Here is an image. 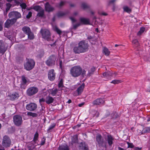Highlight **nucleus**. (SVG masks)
Masks as SVG:
<instances>
[{
    "label": "nucleus",
    "mask_w": 150,
    "mask_h": 150,
    "mask_svg": "<svg viewBox=\"0 0 150 150\" xmlns=\"http://www.w3.org/2000/svg\"><path fill=\"white\" fill-rule=\"evenodd\" d=\"M88 44L85 40H82L79 42L78 46L73 47V50L75 54H80L87 51L88 50Z\"/></svg>",
    "instance_id": "nucleus-1"
},
{
    "label": "nucleus",
    "mask_w": 150,
    "mask_h": 150,
    "mask_svg": "<svg viewBox=\"0 0 150 150\" xmlns=\"http://www.w3.org/2000/svg\"><path fill=\"white\" fill-rule=\"evenodd\" d=\"M96 142L98 146L104 148L106 147L107 140L100 134H97L96 137Z\"/></svg>",
    "instance_id": "nucleus-2"
},
{
    "label": "nucleus",
    "mask_w": 150,
    "mask_h": 150,
    "mask_svg": "<svg viewBox=\"0 0 150 150\" xmlns=\"http://www.w3.org/2000/svg\"><path fill=\"white\" fill-rule=\"evenodd\" d=\"M70 72L72 76L75 77H77L81 75L82 68L79 66H75L71 69Z\"/></svg>",
    "instance_id": "nucleus-3"
},
{
    "label": "nucleus",
    "mask_w": 150,
    "mask_h": 150,
    "mask_svg": "<svg viewBox=\"0 0 150 150\" xmlns=\"http://www.w3.org/2000/svg\"><path fill=\"white\" fill-rule=\"evenodd\" d=\"M57 60V56L54 55H51L48 57L45 63L49 67H52L54 66Z\"/></svg>",
    "instance_id": "nucleus-4"
},
{
    "label": "nucleus",
    "mask_w": 150,
    "mask_h": 150,
    "mask_svg": "<svg viewBox=\"0 0 150 150\" xmlns=\"http://www.w3.org/2000/svg\"><path fill=\"white\" fill-rule=\"evenodd\" d=\"M40 32L43 38L48 41L50 40L51 34L48 30L46 29H41Z\"/></svg>",
    "instance_id": "nucleus-5"
},
{
    "label": "nucleus",
    "mask_w": 150,
    "mask_h": 150,
    "mask_svg": "<svg viewBox=\"0 0 150 150\" xmlns=\"http://www.w3.org/2000/svg\"><path fill=\"white\" fill-rule=\"evenodd\" d=\"M35 65L34 61L31 59H28L24 64L25 69L29 71L32 69Z\"/></svg>",
    "instance_id": "nucleus-6"
},
{
    "label": "nucleus",
    "mask_w": 150,
    "mask_h": 150,
    "mask_svg": "<svg viewBox=\"0 0 150 150\" xmlns=\"http://www.w3.org/2000/svg\"><path fill=\"white\" fill-rule=\"evenodd\" d=\"M11 143V139L8 136L5 135L3 137L2 144L4 147L7 148L10 147Z\"/></svg>",
    "instance_id": "nucleus-7"
},
{
    "label": "nucleus",
    "mask_w": 150,
    "mask_h": 150,
    "mask_svg": "<svg viewBox=\"0 0 150 150\" xmlns=\"http://www.w3.org/2000/svg\"><path fill=\"white\" fill-rule=\"evenodd\" d=\"M13 121L14 124L16 126H21L23 122L22 117L18 115H14L13 117Z\"/></svg>",
    "instance_id": "nucleus-8"
},
{
    "label": "nucleus",
    "mask_w": 150,
    "mask_h": 150,
    "mask_svg": "<svg viewBox=\"0 0 150 150\" xmlns=\"http://www.w3.org/2000/svg\"><path fill=\"white\" fill-rule=\"evenodd\" d=\"M8 16L9 18L16 19V21L17 19L21 17V16L20 13L16 11H13L10 12L8 14Z\"/></svg>",
    "instance_id": "nucleus-9"
},
{
    "label": "nucleus",
    "mask_w": 150,
    "mask_h": 150,
    "mask_svg": "<svg viewBox=\"0 0 150 150\" xmlns=\"http://www.w3.org/2000/svg\"><path fill=\"white\" fill-rule=\"evenodd\" d=\"M38 91V88L35 87H31L28 88L27 91V95L29 96H32L36 93Z\"/></svg>",
    "instance_id": "nucleus-10"
},
{
    "label": "nucleus",
    "mask_w": 150,
    "mask_h": 150,
    "mask_svg": "<svg viewBox=\"0 0 150 150\" xmlns=\"http://www.w3.org/2000/svg\"><path fill=\"white\" fill-rule=\"evenodd\" d=\"M16 21V20L15 19H7L5 23L4 27L6 28H9L12 25L14 24Z\"/></svg>",
    "instance_id": "nucleus-11"
},
{
    "label": "nucleus",
    "mask_w": 150,
    "mask_h": 150,
    "mask_svg": "<svg viewBox=\"0 0 150 150\" xmlns=\"http://www.w3.org/2000/svg\"><path fill=\"white\" fill-rule=\"evenodd\" d=\"M55 76L56 74L54 69H51L49 70L48 74V77L50 80L54 81L55 78Z\"/></svg>",
    "instance_id": "nucleus-12"
},
{
    "label": "nucleus",
    "mask_w": 150,
    "mask_h": 150,
    "mask_svg": "<svg viewBox=\"0 0 150 150\" xmlns=\"http://www.w3.org/2000/svg\"><path fill=\"white\" fill-rule=\"evenodd\" d=\"M25 107L26 109L28 110L33 111L36 109L37 105L34 103H31L27 105Z\"/></svg>",
    "instance_id": "nucleus-13"
},
{
    "label": "nucleus",
    "mask_w": 150,
    "mask_h": 150,
    "mask_svg": "<svg viewBox=\"0 0 150 150\" xmlns=\"http://www.w3.org/2000/svg\"><path fill=\"white\" fill-rule=\"evenodd\" d=\"M7 48V47H5V43L2 40H0V53L4 54Z\"/></svg>",
    "instance_id": "nucleus-14"
},
{
    "label": "nucleus",
    "mask_w": 150,
    "mask_h": 150,
    "mask_svg": "<svg viewBox=\"0 0 150 150\" xmlns=\"http://www.w3.org/2000/svg\"><path fill=\"white\" fill-rule=\"evenodd\" d=\"M104 103V101L102 98H99L94 100L92 103L93 105H99L103 104Z\"/></svg>",
    "instance_id": "nucleus-15"
},
{
    "label": "nucleus",
    "mask_w": 150,
    "mask_h": 150,
    "mask_svg": "<svg viewBox=\"0 0 150 150\" xmlns=\"http://www.w3.org/2000/svg\"><path fill=\"white\" fill-rule=\"evenodd\" d=\"M51 94L54 96L56 95L59 96L61 94V91L57 88H53L50 90Z\"/></svg>",
    "instance_id": "nucleus-16"
},
{
    "label": "nucleus",
    "mask_w": 150,
    "mask_h": 150,
    "mask_svg": "<svg viewBox=\"0 0 150 150\" xmlns=\"http://www.w3.org/2000/svg\"><path fill=\"white\" fill-rule=\"evenodd\" d=\"M45 9L46 11L50 12L54 10V8L48 2L46 3L45 5Z\"/></svg>",
    "instance_id": "nucleus-17"
},
{
    "label": "nucleus",
    "mask_w": 150,
    "mask_h": 150,
    "mask_svg": "<svg viewBox=\"0 0 150 150\" xmlns=\"http://www.w3.org/2000/svg\"><path fill=\"white\" fill-rule=\"evenodd\" d=\"M70 19L72 21L73 28L76 29L81 25L80 23H78L75 24L74 23L76 22V21L74 18L72 17H70Z\"/></svg>",
    "instance_id": "nucleus-18"
},
{
    "label": "nucleus",
    "mask_w": 150,
    "mask_h": 150,
    "mask_svg": "<svg viewBox=\"0 0 150 150\" xmlns=\"http://www.w3.org/2000/svg\"><path fill=\"white\" fill-rule=\"evenodd\" d=\"M79 149L80 150H88V146L85 142H82L79 144Z\"/></svg>",
    "instance_id": "nucleus-19"
},
{
    "label": "nucleus",
    "mask_w": 150,
    "mask_h": 150,
    "mask_svg": "<svg viewBox=\"0 0 150 150\" xmlns=\"http://www.w3.org/2000/svg\"><path fill=\"white\" fill-rule=\"evenodd\" d=\"M81 23L84 24H89L90 21L89 20L88 18H80Z\"/></svg>",
    "instance_id": "nucleus-20"
},
{
    "label": "nucleus",
    "mask_w": 150,
    "mask_h": 150,
    "mask_svg": "<svg viewBox=\"0 0 150 150\" xmlns=\"http://www.w3.org/2000/svg\"><path fill=\"white\" fill-rule=\"evenodd\" d=\"M113 138L110 135H108L107 136V140L110 146H111L113 144Z\"/></svg>",
    "instance_id": "nucleus-21"
},
{
    "label": "nucleus",
    "mask_w": 150,
    "mask_h": 150,
    "mask_svg": "<svg viewBox=\"0 0 150 150\" xmlns=\"http://www.w3.org/2000/svg\"><path fill=\"white\" fill-rule=\"evenodd\" d=\"M54 100L53 98L50 96H48L46 97L45 102L47 104H50L52 103Z\"/></svg>",
    "instance_id": "nucleus-22"
},
{
    "label": "nucleus",
    "mask_w": 150,
    "mask_h": 150,
    "mask_svg": "<svg viewBox=\"0 0 150 150\" xmlns=\"http://www.w3.org/2000/svg\"><path fill=\"white\" fill-rule=\"evenodd\" d=\"M81 8L84 10L88 9L90 8V6L87 3L83 2L82 3L81 5Z\"/></svg>",
    "instance_id": "nucleus-23"
},
{
    "label": "nucleus",
    "mask_w": 150,
    "mask_h": 150,
    "mask_svg": "<svg viewBox=\"0 0 150 150\" xmlns=\"http://www.w3.org/2000/svg\"><path fill=\"white\" fill-rule=\"evenodd\" d=\"M10 97L11 100H13L17 99L19 97V95L18 93H14L11 95Z\"/></svg>",
    "instance_id": "nucleus-24"
},
{
    "label": "nucleus",
    "mask_w": 150,
    "mask_h": 150,
    "mask_svg": "<svg viewBox=\"0 0 150 150\" xmlns=\"http://www.w3.org/2000/svg\"><path fill=\"white\" fill-rule=\"evenodd\" d=\"M22 30L26 34H27L28 33H29L31 31L30 28L28 26L23 27L22 28Z\"/></svg>",
    "instance_id": "nucleus-25"
},
{
    "label": "nucleus",
    "mask_w": 150,
    "mask_h": 150,
    "mask_svg": "<svg viewBox=\"0 0 150 150\" xmlns=\"http://www.w3.org/2000/svg\"><path fill=\"white\" fill-rule=\"evenodd\" d=\"M84 87V84L83 83L77 88V91L79 94H80L83 91Z\"/></svg>",
    "instance_id": "nucleus-26"
},
{
    "label": "nucleus",
    "mask_w": 150,
    "mask_h": 150,
    "mask_svg": "<svg viewBox=\"0 0 150 150\" xmlns=\"http://www.w3.org/2000/svg\"><path fill=\"white\" fill-rule=\"evenodd\" d=\"M95 68L93 67H91L90 69L88 71V73L87 74V76H90L92 75L93 74L94 72L95 71Z\"/></svg>",
    "instance_id": "nucleus-27"
},
{
    "label": "nucleus",
    "mask_w": 150,
    "mask_h": 150,
    "mask_svg": "<svg viewBox=\"0 0 150 150\" xmlns=\"http://www.w3.org/2000/svg\"><path fill=\"white\" fill-rule=\"evenodd\" d=\"M103 54L107 56L109 55L110 53V52L108 49L106 47L103 48Z\"/></svg>",
    "instance_id": "nucleus-28"
},
{
    "label": "nucleus",
    "mask_w": 150,
    "mask_h": 150,
    "mask_svg": "<svg viewBox=\"0 0 150 150\" xmlns=\"http://www.w3.org/2000/svg\"><path fill=\"white\" fill-rule=\"evenodd\" d=\"M28 36V38L30 40H31L33 39L34 38V35L31 31H30L29 33L27 34Z\"/></svg>",
    "instance_id": "nucleus-29"
},
{
    "label": "nucleus",
    "mask_w": 150,
    "mask_h": 150,
    "mask_svg": "<svg viewBox=\"0 0 150 150\" xmlns=\"http://www.w3.org/2000/svg\"><path fill=\"white\" fill-rule=\"evenodd\" d=\"M38 13L37 14V16L39 17H42L44 15V10L42 8L41 10L38 11Z\"/></svg>",
    "instance_id": "nucleus-30"
},
{
    "label": "nucleus",
    "mask_w": 150,
    "mask_h": 150,
    "mask_svg": "<svg viewBox=\"0 0 150 150\" xmlns=\"http://www.w3.org/2000/svg\"><path fill=\"white\" fill-rule=\"evenodd\" d=\"M59 148V150H69V147L67 145L60 146Z\"/></svg>",
    "instance_id": "nucleus-31"
},
{
    "label": "nucleus",
    "mask_w": 150,
    "mask_h": 150,
    "mask_svg": "<svg viewBox=\"0 0 150 150\" xmlns=\"http://www.w3.org/2000/svg\"><path fill=\"white\" fill-rule=\"evenodd\" d=\"M54 31L57 32V33L59 35H61L62 33V31L57 26H55L54 27Z\"/></svg>",
    "instance_id": "nucleus-32"
},
{
    "label": "nucleus",
    "mask_w": 150,
    "mask_h": 150,
    "mask_svg": "<svg viewBox=\"0 0 150 150\" xmlns=\"http://www.w3.org/2000/svg\"><path fill=\"white\" fill-rule=\"evenodd\" d=\"M32 8L36 11L38 12L41 10L42 8L40 6H34Z\"/></svg>",
    "instance_id": "nucleus-33"
},
{
    "label": "nucleus",
    "mask_w": 150,
    "mask_h": 150,
    "mask_svg": "<svg viewBox=\"0 0 150 150\" xmlns=\"http://www.w3.org/2000/svg\"><path fill=\"white\" fill-rule=\"evenodd\" d=\"M12 4L8 3L6 4V14H7L8 12L10 10V8L12 6Z\"/></svg>",
    "instance_id": "nucleus-34"
},
{
    "label": "nucleus",
    "mask_w": 150,
    "mask_h": 150,
    "mask_svg": "<svg viewBox=\"0 0 150 150\" xmlns=\"http://www.w3.org/2000/svg\"><path fill=\"white\" fill-rule=\"evenodd\" d=\"M117 0H109L107 3V5L110 6L111 5H115V3Z\"/></svg>",
    "instance_id": "nucleus-35"
},
{
    "label": "nucleus",
    "mask_w": 150,
    "mask_h": 150,
    "mask_svg": "<svg viewBox=\"0 0 150 150\" xmlns=\"http://www.w3.org/2000/svg\"><path fill=\"white\" fill-rule=\"evenodd\" d=\"M65 2V1H62L60 2V3L58 4H57L56 6L58 8H60L64 5Z\"/></svg>",
    "instance_id": "nucleus-36"
},
{
    "label": "nucleus",
    "mask_w": 150,
    "mask_h": 150,
    "mask_svg": "<svg viewBox=\"0 0 150 150\" xmlns=\"http://www.w3.org/2000/svg\"><path fill=\"white\" fill-rule=\"evenodd\" d=\"M20 4H18V5H20V6L22 8V9H25L26 8V7L27 6L26 4L24 3H20V2H19Z\"/></svg>",
    "instance_id": "nucleus-37"
},
{
    "label": "nucleus",
    "mask_w": 150,
    "mask_h": 150,
    "mask_svg": "<svg viewBox=\"0 0 150 150\" xmlns=\"http://www.w3.org/2000/svg\"><path fill=\"white\" fill-rule=\"evenodd\" d=\"M145 30V28L143 27L141 28L140 30L137 33V35H140Z\"/></svg>",
    "instance_id": "nucleus-38"
},
{
    "label": "nucleus",
    "mask_w": 150,
    "mask_h": 150,
    "mask_svg": "<svg viewBox=\"0 0 150 150\" xmlns=\"http://www.w3.org/2000/svg\"><path fill=\"white\" fill-rule=\"evenodd\" d=\"M123 9L125 11L128 13H130L131 12V10L127 6H124Z\"/></svg>",
    "instance_id": "nucleus-39"
},
{
    "label": "nucleus",
    "mask_w": 150,
    "mask_h": 150,
    "mask_svg": "<svg viewBox=\"0 0 150 150\" xmlns=\"http://www.w3.org/2000/svg\"><path fill=\"white\" fill-rule=\"evenodd\" d=\"M103 75L104 76L107 77L108 76L112 75V73L110 72H108L103 73Z\"/></svg>",
    "instance_id": "nucleus-40"
},
{
    "label": "nucleus",
    "mask_w": 150,
    "mask_h": 150,
    "mask_svg": "<svg viewBox=\"0 0 150 150\" xmlns=\"http://www.w3.org/2000/svg\"><path fill=\"white\" fill-rule=\"evenodd\" d=\"M27 115L33 117H36L38 116V115L37 114L32 112H28L27 113Z\"/></svg>",
    "instance_id": "nucleus-41"
},
{
    "label": "nucleus",
    "mask_w": 150,
    "mask_h": 150,
    "mask_svg": "<svg viewBox=\"0 0 150 150\" xmlns=\"http://www.w3.org/2000/svg\"><path fill=\"white\" fill-rule=\"evenodd\" d=\"M112 117L113 119H115L118 117V115L116 112H114L112 113Z\"/></svg>",
    "instance_id": "nucleus-42"
},
{
    "label": "nucleus",
    "mask_w": 150,
    "mask_h": 150,
    "mask_svg": "<svg viewBox=\"0 0 150 150\" xmlns=\"http://www.w3.org/2000/svg\"><path fill=\"white\" fill-rule=\"evenodd\" d=\"M132 43L133 44L135 45L136 46H138L139 45V43L138 40L136 39H134L132 41Z\"/></svg>",
    "instance_id": "nucleus-43"
},
{
    "label": "nucleus",
    "mask_w": 150,
    "mask_h": 150,
    "mask_svg": "<svg viewBox=\"0 0 150 150\" xmlns=\"http://www.w3.org/2000/svg\"><path fill=\"white\" fill-rule=\"evenodd\" d=\"M55 126V124H53L51 125L49 127L48 129H47V132H50V130L53 129Z\"/></svg>",
    "instance_id": "nucleus-44"
},
{
    "label": "nucleus",
    "mask_w": 150,
    "mask_h": 150,
    "mask_svg": "<svg viewBox=\"0 0 150 150\" xmlns=\"http://www.w3.org/2000/svg\"><path fill=\"white\" fill-rule=\"evenodd\" d=\"M63 80L62 79H61L58 84V87L59 88L63 87L64 85L63 84Z\"/></svg>",
    "instance_id": "nucleus-45"
},
{
    "label": "nucleus",
    "mask_w": 150,
    "mask_h": 150,
    "mask_svg": "<svg viewBox=\"0 0 150 150\" xmlns=\"http://www.w3.org/2000/svg\"><path fill=\"white\" fill-rule=\"evenodd\" d=\"M121 81L118 80H113L111 82V83H114V84L118 83H121Z\"/></svg>",
    "instance_id": "nucleus-46"
},
{
    "label": "nucleus",
    "mask_w": 150,
    "mask_h": 150,
    "mask_svg": "<svg viewBox=\"0 0 150 150\" xmlns=\"http://www.w3.org/2000/svg\"><path fill=\"white\" fill-rule=\"evenodd\" d=\"M65 14L64 12H60L57 13V16L58 17H60L65 15Z\"/></svg>",
    "instance_id": "nucleus-47"
},
{
    "label": "nucleus",
    "mask_w": 150,
    "mask_h": 150,
    "mask_svg": "<svg viewBox=\"0 0 150 150\" xmlns=\"http://www.w3.org/2000/svg\"><path fill=\"white\" fill-rule=\"evenodd\" d=\"M38 133L36 132L35 134L34 137V138L33 140L34 142H35L38 139Z\"/></svg>",
    "instance_id": "nucleus-48"
},
{
    "label": "nucleus",
    "mask_w": 150,
    "mask_h": 150,
    "mask_svg": "<svg viewBox=\"0 0 150 150\" xmlns=\"http://www.w3.org/2000/svg\"><path fill=\"white\" fill-rule=\"evenodd\" d=\"M22 80L23 83L25 84L27 83V80L25 78V77L24 76H22Z\"/></svg>",
    "instance_id": "nucleus-49"
},
{
    "label": "nucleus",
    "mask_w": 150,
    "mask_h": 150,
    "mask_svg": "<svg viewBox=\"0 0 150 150\" xmlns=\"http://www.w3.org/2000/svg\"><path fill=\"white\" fill-rule=\"evenodd\" d=\"M127 144L128 145V147L132 148L134 147V146L133 145L132 143H130L127 142Z\"/></svg>",
    "instance_id": "nucleus-50"
},
{
    "label": "nucleus",
    "mask_w": 150,
    "mask_h": 150,
    "mask_svg": "<svg viewBox=\"0 0 150 150\" xmlns=\"http://www.w3.org/2000/svg\"><path fill=\"white\" fill-rule=\"evenodd\" d=\"M32 15V13L31 11H30L28 12V14L27 15L26 17L27 18L29 19L31 16Z\"/></svg>",
    "instance_id": "nucleus-51"
},
{
    "label": "nucleus",
    "mask_w": 150,
    "mask_h": 150,
    "mask_svg": "<svg viewBox=\"0 0 150 150\" xmlns=\"http://www.w3.org/2000/svg\"><path fill=\"white\" fill-rule=\"evenodd\" d=\"M45 139L44 137H43L42 139L41 142V145H43L45 143Z\"/></svg>",
    "instance_id": "nucleus-52"
},
{
    "label": "nucleus",
    "mask_w": 150,
    "mask_h": 150,
    "mask_svg": "<svg viewBox=\"0 0 150 150\" xmlns=\"http://www.w3.org/2000/svg\"><path fill=\"white\" fill-rule=\"evenodd\" d=\"M145 131L148 133L150 132V127H146L145 128Z\"/></svg>",
    "instance_id": "nucleus-53"
},
{
    "label": "nucleus",
    "mask_w": 150,
    "mask_h": 150,
    "mask_svg": "<svg viewBox=\"0 0 150 150\" xmlns=\"http://www.w3.org/2000/svg\"><path fill=\"white\" fill-rule=\"evenodd\" d=\"M45 101V99L43 98H42L39 100V102L40 103L41 105H42V102H44Z\"/></svg>",
    "instance_id": "nucleus-54"
},
{
    "label": "nucleus",
    "mask_w": 150,
    "mask_h": 150,
    "mask_svg": "<svg viewBox=\"0 0 150 150\" xmlns=\"http://www.w3.org/2000/svg\"><path fill=\"white\" fill-rule=\"evenodd\" d=\"M100 15L105 16H106L108 15V14L104 12H102L100 13Z\"/></svg>",
    "instance_id": "nucleus-55"
},
{
    "label": "nucleus",
    "mask_w": 150,
    "mask_h": 150,
    "mask_svg": "<svg viewBox=\"0 0 150 150\" xmlns=\"http://www.w3.org/2000/svg\"><path fill=\"white\" fill-rule=\"evenodd\" d=\"M23 1V0H18V1H16V3L17 4V5L18 4H19V2H20V3H23L22 2Z\"/></svg>",
    "instance_id": "nucleus-56"
},
{
    "label": "nucleus",
    "mask_w": 150,
    "mask_h": 150,
    "mask_svg": "<svg viewBox=\"0 0 150 150\" xmlns=\"http://www.w3.org/2000/svg\"><path fill=\"white\" fill-rule=\"evenodd\" d=\"M86 72V71L85 70H82V72H81V74H82V76H84V75H85Z\"/></svg>",
    "instance_id": "nucleus-57"
},
{
    "label": "nucleus",
    "mask_w": 150,
    "mask_h": 150,
    "mask_svg": "<svg viewBox=\"0 0 150 150\" xmlns=\"http://www.w3.org/2000/svg\"><path fill=\"white\" fill-rule=\"evenodd\" d=\"M93 37L91 36H88L87 37L88 39L89 40H90L93 39Z\"/></svg>",
    "instance_id": "nucleus-58"
},
{
    "label": "nucleus",
    "mask_w": 150,
    "mask_h": 150,
    "mask_svg": "<svg viewBox=\"0 0 150 150\" xmlns=\"http://www.w3.org/2000/svg\"><path fill=\"white\" fill-rule=\"evenodd\" d=\"M29 146L30 147V148L33 150L35 148V145H31V146Z\"/></svg>",
    "instance_id": "nucleus-59"
},
{
    "label": "nucleus",
    "mask_w": 150,
    "mask_h": 150,
    "mask_svg": "<svg viewBox=\"0 0 150 150\" xmlns=\"http://www.w3.org/2000/svg\"><path fill=\"white\" fill-rule=\"evenodd\" d=\"M142 148H139L138 147H136L135 148V150H141Z\"/></svg>",
    "instance_id": "nucleus-60"
},
{
    "label": "nucleus",
    "mask_w": 150,
    "mask_h": 150,
    "mask_svg": "<svg viewBox=\"0 0 150 150\" xmlns=\"http://www.w3.org/2000/svg\"><path fill=\"white\" fill-rule=\"evenodd\" d=\"M0 150H5L4 147H2L1 145L0 146Z\"/></svg>",
    "instance_id": "nucleus-61"
},
{
    "label": "nucleus",
    "mask_w": 150,
    "mask_h": 150,
    "mask_svg": "<svg viewBox=\"0 0 150 150\" xmlns=\"http://www.w3.org/2000/svg\"><path fill=\"white\" fill-rule=\"evenodd\" d=\"M84 104V103H81V104H79L78 105V106L79 107H81V106H82V105H83Z\"/></svg>",
    "instance_id": "nucleus-62"
},
{
    "label": "nucleus",
    "mask_w": 150,
    "mask_h": 150,
    "mask_svg": "<svg viewBox=\"0 0 150 150\" xmlns=\"http://www.w3.org/2000/svg\"><path fill=\"white\" fill-rule=\"evenodd\" d=\"M2 24L1 23H0V30H2Z\"/></svg>",
    "instance_id": "nucleus-63"
},
{
    "label": "nucleus",
    "mask_w": 150,
    "mask_h": 150,
    "mask_svg": "<svg viewBox=\"0 0 150 150\" xmlns=\"http://www.w3.org/2000/svg\"><path fill=\"white\" fill-rule=\"evenodd\" d=\"M28 150H33L29 146L28 147Z\"/></svg>",
    "instance_id": "nucleus-64"
}]
</instances>
